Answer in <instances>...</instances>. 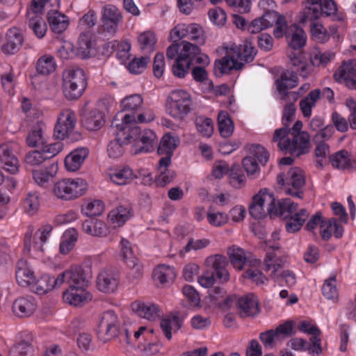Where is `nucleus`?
Returning a JSON list of instances; mask_svg holds the SVG:
<instances>
[{"mask_svg":"<svg viewBox=\"0 0 356 356\" xmlns=\"http://www.w3.org/2000/svg\"><path fill=\"white\" fill-rule=\"evenodd\" d=\"M134 173L131 168L126 167L111 175L113 182L118 185H124L134 179Z\"/></svg>","mask_w":356,"mask_h":356,"instance_id":"0e129e2a","label":"nucleus"},{"mask_svg":"<svg viewBox=\"0 0 356 356\" xmlns=\"http://www.w3.org/2000/svg\"><path fill=\"white\" fill-rule=\"evenodd\" d=\"M24 36L22 31L14 27L10 29L6 33V42L2 46V51L6 54H15L22 47Z\"/></svg>","mask_w":356,"mask_h":356,"instance_id":"4be33fe9","label":"nucleus"},{"mask_svg":"<svg viewBox=\"0 0 356 356\" xmlns=\"http://www.w3.org/2000/svg\"><path fill=\"white\" fill-rule=\"evenodd\" d=\"M138 41L142 51L152 53L154 51V45L156 42L154 34L150 31H146L139 35Z\"/></svg>","mask_w":356,"mask_h":356,"instance_id":"6e6d98bb","label":"nucleus"},{"mask_svg":"<svg viewBox=\"0 0 356 356\" xmlns=\"http://www.w3.org/2000/svg\"><path fill=\"white\" fill-rule=\"evenodd\" d=\"M227 254L233 266L238 270H242L243 265L247 261L245 251L234 245L228 249Z\"/></svg>","mask_w":356,"mask_h":356,"instance_id":"09e8293b","label":"nucleus"},{"mask_svg":"<svg viewBox=\"0 0 356 356\" xmlns=\"http://www.w3.org/2000/svg\"><path fill=\"white\" fill-rule=\"evenodd\" d=\"M197 130L205 137H210L213 132V122L210 118L198 116L195 120Z\"/></svg>","mask_w":356,"mask_h":356,"instance_id":"bf43d9fd","label":"nucleus"},{"mask_svg":"<svg viewBox=\"0 0 356 356\" xmlns=\"http://www.w3.org/2000/svg\"><path fill=\"white\" fill-rule=\"evenodd\" d=\"M68 288H86L92 277L90 269L74 266L68 269Z\"/></svg>","mask_w":356,"mask_h":356,"instance_id":"dca6fc26","label":"nucleus"},{"mask_svg":"<svg viewBox=\"0 0 356 356\" xmlns=\"http://www.w3.org/2000/svg\"><path fill=\"white\" fill-rule=\"evenodd\" d=\"M119 276L110 270H103L97 278V286L99 291L104 293L115 292L119 284Z\"/></svg>","mask_w":356,"mask_h":356,"instance_id":"412c9836","label":"nucleus"},{"mask_svg":"<svg viewBox=\"0 0 356 356\" xmlns=\"http://www.w3.org/2000/svg\"><path fill=\"white\" fill-rule=\"evenodd\" d=\"M245 149L249 153L248 156H252L254 159L263 165H266L269 159V153L266 149L259 144H248Z\"/></svg>","mask_w":356,"mask_h":356,"instance_id":"8fccbe9b","label":"nucleus"},{"mask_svg":"<svg viewBox=\"0 0 356 356\" xmlns=\"http://www.w3.org/2000/svg\"><path fill=\"white\" fill-rule=\"evenodd\" d=\"M355 60L344 61L334 74L336 81L343 80L350 89H356V69Z\"/></svg>","mask_w":356,"mask_h":356,"instance_id":"a211bd4d","label":"nucleus"},{"mask_svg":"<svg viewBox=\"0 0 356 356\" xmlns=\"http://www.w3.org/2000/svg\"><path fill=\"white\" fill-rule=\"evenodd\" d=\"M104 211V205L100 200H94L88 202L86 206L83 207L81 211L83 215L91 218H95L100 216Z\"/></svg>","mask_w":356,"mask_h":356,"instance_id":"052dcab7","label":"nucleus"},{"mask_svg":"<svg viewBox=\"0 0 356 356\" xmlns=\"http://www.w3.org/2000/svg\"><path fill=\"white\" fill-rule=\"evenodd\" d=\"M76 123V117L73 111L70 109L63 111L58 116L54 128V136L62 140L66 137H71L72 140H79L81 134L78 132L73 133Z\"/></svg>","mask_w":356,"mask_h":356,"instance_id":"6e6552de","label":"nucleus"},{"mask_svg":"<svg viewBox=\"0 0 356 356\" xmlns=\"http://www.w3.org/2000/svg\"><path fill=\"white\" fill-rule=\"evenodd\" d=\"M243 67V63H238L229 48H227L226 55L215 61L214 73L217 76H221L224 74L229 73L233 69L241 70Z\"/></svg>","mask_w":356,"mask_h":356,"instance_id":"6ab92c4d","label":"nucleus"},{"mask_svg":"<svg viewBox=\"0 0 356 356\" xmlns=\"http://www.w3.org/2000/svg\"><path fill=\"white\" fill-rule=\"evenodd\" d=\"M218 130L221 136L229 137L234 132V123L226 111H220L218 115Z\"/></svg>","mask_w":356,"mask_h":356,"instance_id":"a18cd8bd","label":"nucleus"},{"mask_svg":"<svg viewBox=\"0 0 356 356\" xmlns=\"http://www.w3.org/2000/svg\"><path fill=\"white\" fill-rule=\"evenodd\" d=\"M47 21L50 29L56 33H63L69 25L67 17L57 10L48 12Z\"/></svg>","mask_w":356,"mask_h":356,"instance_id":"c9c22d12","label":"nucleus"},{"mask_svg":"<svg viewBox=\"0 0 356 356\" xmlns=\"http://www.w3.org/2000/svg\"><path fill=\"white\" fill-rule=\"evenodd\" d=\"M45 160H47V157H45L42 152L32 150L26 154L24 157V163L27 169L33 170V168L39 166Z\"/></svg>","mask_w":356,"mask_h":356,"instance_id":"13d9d810","label":"nucleus"},{"mask_svg":"<svg viewBox=\"0 0 356 356\" xmlns=\"http://www.w3.org/2000/svg\"><path fill=\"white\" fill-rule=\"evenodd\" d=\"M0 164H4V169L12 174L18 171V160L8 145H0Z\"/></svg>","mask_w":356,"mask_h":356,"instance_id":"2f4dec72","label":"nucleus"},{"mask_svg":"<svg viewBox=\"0 0 356 356\" xmlns=\"http://www.w3.org/2000/svg\"><path fill=\"white\" fill-rule=\"evenodd\" d=\"M279 184L284 186L285 192L293 197L302 198V187L305 184L303 171L298 168H292L286 174L280 173L277 177Z\"/></svg>","mask_w":356,"mask_h":356,"instance_id":"423d86ee","label":"nucleus"},{"mask_svg":"<svg viewBox=\"0 0 356 356\" xmlns=\"http://www.w3.org/2000/svg\"><path fill=\"white\" fill-rule=\"evenodd\" d=\"M132 216L129 207L120 206L110 211L108 218L115 226H122Z\"/></svg>","mask_w":356,"mask_h":356,"instance_id":"ea45409f","label":"nucleus"},{"mask_svg":"<svg viewBox=\"0 0 356 356\" xmlns=\"http://www.w3.org/2000/svg\"><path fill=\"white\" fill-rule=\"evenodd\" d=\"M160 326L165 337L170 340L172 338V331L178 330L181 326V323L178 317L173 316L172 318L162 319L160 323Z\"/></svg>","mask_w":356,"mask_h":356,"instance_id":"5fc2aeb1","label":"nucleus"},{"mask_svg":"<svg viewBox=\"0 0 356 356\" xmlns=\"http://www.w3.org/2000/svg\"><path fill=\"white\" fill-rule=\"evenodd\" d=\"M229 49L238 63H243V65L246 63L252 62L257 54V51L252 44L247 40L243 42L241 44L232 45Z\"/></svg>","mask_w":356,"mask_h":356,"instance_id":"b1692460","label":"nucleus"},{"mask_svg":"<svg viewBox=\"0 0 356 356\" xmlns=\"http://www.w3.org/2000/svg\"><path fill=\"white\" fill-rule=\"evenodd\" d=\"M104 116L102 112L95 108L83 113L81 123L89 131H97L104 124Z\"/></svg>","mask_w":356,"mask_h":356,"instance_id":"cd10ccee","label":"nucleus"},{"mask_svg":"<svg viewBox=\"0 0 356 356\" xmlns=\"http://www.w3.org/2000/svg\"><path fill=\"white\" fill-rule=\"evenodd\" d=\"M172 275V270L170 267L163 265L156 268L152 273L155 282L164 284L168 282V279Z\"/></svg>","mask_w":356,"mask_h":356,"instance_id":"338daca9","label":"nucleus"},{"mask_svg":"<svg viewBox=\"0 0 356 356\" xmlns=\"http://www.w3.org/2000/svg\"><path fill=\"white\" fill-rule=\"evenodd\" d=\"M78 240V232L75 229H67L61 238L59 251L62 254H69L74 248Z\"/></svg>","mask_w":356,"mask_h":356,"instance_id":"4c0bfd02","label":"nucleus"},{"mask_svg":"<svg viewBox=\"0 0 356 356\" xmlns=\"http://www.w3.org/2000/svg\"><path fill=\"white\" fill-rule=\"evenodd\" d=\"M179 140L177 138L165 134L161 140L157 152L163 155L158 165L159 175L156 177L155 182L158 186L163 187L175 179L176 174L174 170L168 168L171 163L173 151L177 147Z\"/></svg>","mask_w":356,"mask_h":356,"instance_id":"7ed1b4c3","label":"nucleus"},{"mask_svg":"<svg viewBox=\"0 0 356 356\" xmlns=\"http://www.w3.org/2000/svg\"><path fill=\"white\" fill-rule=\"evenodd\" d=\"M122 20V15L117 7L113 5H107L103 7L102 11V26L104 31L111 35L115 34Z\"/></svg>","mask_w":356,"mask_h":356,"instance_id":"2eb2a0df","label":"nucleus"},{"mask_svg":"<svg viewBox=\"0 0 356 356\" xmlns=\"http://www.w3.org/2000/svg\"><path fill=\"white\" fill-rule=\"evenodd\" d=\"M275 198L273 194L268 193L266 190H261L252 198V202L249 206V213L254 219H261L270 216L273 217V213L268 211L269 208L273 206Z\"/></svg>","mask_w":356,"mask_h":356,"instance_id":"9b49d317","label":"nucleus"},{"mask_svg":"<svg viewBox=\"0 0 356 356\" xmlns=\"http://www.w3.org/2000/svg\"><path fill=\"white\" fill-rule=\"evenodd\" d=\"M143 102V97L138 94L124 97L121 101L122 110L121 112L118 113L115 117H118L119 122H122V117L126 115H133L135 117V112L140 108Z\"/></svg>","mask_w":356,"mask_h":356,"instance_id":"c85d7f7f","label":"nucleus"},{"mask_svg":"<svg viewBox=\"0 0 356 356\" xmlns=\"http://www.w3.org/2000/svg\"><path fill=\"white\" fill-rule=\"evenodd\" d=\"M87 85L63 81V91L65 97L70 100L79 99L83 93Z\"/></svg>","mask_w":356,"mask_h":356,"instance_id":"de8ad7c7","label":"nucleus"},{"mask_svg":"<svg viewBox=\"0 0 356 356\" xmlns=\"http://www.w3.org/2000/svg\"><path fill=\"white\" fill-rule=\"evenodd\" d=\"M56 69V63L53 56L44 54L40 56L36 63V70L42 75L53 73Z\"/></svg>","mask_w":356,"mask_h":356,"instance_id":"37998d69","label":"nucleus"},{"mask_svg":"<svg viewBox=\"0 0 356 356\" xmlns=\"http://www.w3.org/2000/svg\"><path fill=\"white\" fill-rule=\"evenodd\" d=\"M36 309V302L33 298L20 297L13 304V313L20 318L29 317L33 314Z\"/></svg>","mask_w":356,"mask_h":356,"instance_id":"a878e982","label":"nucleus"},{"mask_svg":"<svg viewBox=\"0 0 356 356\" xmlns=\"http://www.w3.org/2000/svg\"><path fill=\"white\" fill-rule=\"evenodd\" d=\"M64 301L70 305L81 307L92 300V294L86 288H68L63 293Z\"/></svg>","mask_w":356,"mask_h":356,"instance_id":"f3484780","label":"nucleus"},{"mask_svg":"<svg viewBox=\"0 0 356 356\" xmlns=\"http://www.w3.org/2000/svg\"><path fill=\"white\" fill-rule=\"evenodd\" d=\"M290 130L282 127L275 131L272 141L277 143L278 148L284 153L296 157L307 154L311 149L310 136L307 131L296 133L292 139L287 136Z\"/></svg>","mask_w":356,"mask_h":356,"instance_id":"20e7f679","label":"nucleus"},{"mask_svg":"<svg viewBox=\"0 0 356 356\" xmlns=\"http://www.w3.org/2000/svg\"><path fill=\"white\" fill-rule=\"evenodd\" d=\"M321 94L320 89L311 90L307 96L300 102V108L305 118L312 115V108L315 106L317 100Z\"/></svg>","mask_w":356,"mask_h":356,"instance_id":"e433bc0d","label":"nucleus"},{"mask_svg":"<svg viewBox=\"0 0 356 356\" xmlns=\"http://www.w3.org/2000/svg\"><path fill=\"white\" fill-rule=\"evenodd\" d=\"M187 38L196 42L197 47L204 44L207 39L203 28L197 23L187 24Z\"/></svg>","mask_w":356,"mask_h":356,"instance_id":"49530a36","label":"nucleus"},{"mask_svg":"<svg viewBox=\"0 0 356 356\" xmlns=\"http://www.w3.org/2000/svg\"><path fill=\"white\" fill-rule=\"evenodd\" d=\"M51 278L47 276H43L39 280L34 279V281L30 286V290L37 294L42 295L53 289L52 284H49Z\"/></svg>","mask_w":356,"mask_h":356,"instance_id":"e2e57ef3","label":"nucleus"},{"mask_svg":"<svg viewBox=\"0 0 356 356\" xmlns=\"http://www.w3.org/2000/svg\"><path fill=\"white\" fill-rule=\"evenodd\" d=\"M229 177V183L235 188H240L245 182V176L241 175V170L238 165H233L229 168L227 173Z\"/></svg>","mask_w":356,"mask_h":356,"instance_id":"69168bd1","label":"nucleus"},{"mask_svg":"<svg viewBox=\"0 0 356 356\" xmlns=\"http://www.w3.org/2000/svg\"><path fill=\"white\" fill-rule=\"evenodd\" d=\"M335 56V54L331 51L321 52L315 49L311 53L310 62L312 65L317 67H325Z\"/></svg>","mask_w":356,"mask_h":356,"instance_id":"3c124183","label":"nucleus"},{"mask_svg":"<svg viewBox=\"0 0 356 356\" xmlns=\"http://www.w3.org/2000/svg\"><path fill=\"white\" fill-rule=\"evenodd\" d=\"M157 141V137L155 133L151 129H145L143 133L139 129V134L136 138H131V143L134 142L136 147L135 154L138 152H152L154 149V145Z\"/></svg>","mask_w":356,"mask_h":356,"instance_id":"aec40b11","label":"nucleus"},{"mask_svg":"<svg viewBox=\"0 0 356 356\" xmlns=\"http://www.w3.org/2000/svg\"><path fill=\"white\" fill-rule=\"evenodd\" d=\"M293 334V323L290 321L279 325L275 330L271 329L259 334V339L267 349H273L277 342L282 341Z\"/></svg>","mask_w":356,"mask_h":356,"instance_id":"f8f14e48","label":"nucleus"},{"mask_svg":"<svg viewBox=\"0 0 356 356\" xmlns=\"http://www.w3.org/2000/svg\"><path fill=\"white\" fill-rule=\"evenodd\" d=\"M323 295L328 300L338 299V291L336 286V276L333 275L327 279L322 287Z\"/></svg>","mask_w":356,"mask_h":356,"instance_id":"680f3d73","label":"nucleus"},{"mask_svg":"<svg viewBox=\"0 0 356 356\" xmlns=\"http://www.w3.org/2000/svg\"><path fill=\"white\" fill-rule=\"evenodd\" d=\"M289 58L291 65L298 67L293 73H298L301 76L306 78L309 73L308 65L303 60L302 56L300 53H290Z\"/></svg>","mask_w":356,"mask_h":356,"instance_id":"603ef678","label":"nucleus"},{"mask_svg":"<svg viewBox=\"0 0 356 356\" xmlns=\"http://www.w3.org/2000/svg\"><path fill=\"white\" fill-rule=\"evenodd\" d=\"M45 124L42 122H37L26 137V144L30 147H36L44 145L43 130Z\"/></svg>","mask_w":356,"mask_h":356,"instance_id":"58836bf2","label":"nucleus"},{"mask_svg":"<svg viewBox=\"0 0 356 356\" xmlns=\"http://www.w3.org/2000/svg\"><path fill=\"white\" fill-rule=\"evenodd\" d=\"M285 36L290 38L289 45L293 49H299L306 43V35L303 29L296 24L286 29Z\"/></svg>","mask_w":356,"mask_h":356,"instance_id":"473e14b6","label":"nucleus"},{"mask_svg":"<svg viewBox=\"0 0 356 356\" xmlns=\"http://www.w3.org/2000/svg\"><path fill=\"white\" fill-rule=\"evenodd\" d=\"M191 105V96L186 91L175 90L167 97L165 111L174 119L181 121L190 113Z\"/></svg>","mask_w":356,"mask_h":356,"instance_id":"39448f33","label":"nucleus"},{"mask_svg":"<svg viewBox=\"0 0 356 356\" xmlns=\"http://www.w3.org/2000/svg\"><path fill=\"white\" fill-rule=\"evenodd\" d=\"M237 307L241 317L254 316L259 312L258 300L253 293H249L237 299Z\"/></svg>","mask_w":356,"mask_h":356,"instance_id":"5701e85b","label":"nucleus"},{"mask_svg":"<svg viewBox=\"0 0 356 356\" xmlns=\"http://www.w3.org/2000/svg\"><path fill=\"white\" fill-rule=\"evenodd\" d=\"M182 49L177 61L172 65L173 74L183 78L192 68L191 74L196 81L202 82L207 79L205 67L209 64V58L203 54L195 44L184 40L181 42Z\"/></svg>","mask_w":356,"mask_h":356,"instance_id":"f257e3e1","label":"nucleus"},{"mask_svg":"<svg viewBox=\"0 0 356 356\" xmlns=\"http://www.w3.org/2000/svg\"><path fill=\"white\" fill-rule=\"evenodd\" d=\"M49 0H32L31 6L27 12L29 26L38 38H42L47 31V24L41 14Z\"/></svg>","mask_w":356,"mask_h":356,"instance_id":"1a4fd4ad","label":"nucleus"},{"mask_svg":"<svg viewBox=\"0 0 356 356\" xmlns=\"http://www.w3.org/2000/svg\"><path fill=\"white\" fill-rule=\"evenodd\" d=\"M227 265V258L221 254L209 256L205 260L207 270L216 275V277L221 282H227L229 280Z\"/></svg>","mask_w":356,"mask_h":356,"instance_id":"4468645a","label":"nucleus"},{"mask_svg":"<svg viewBox=\"0 0 356 356\" xmlns=\"http://www.w3.org/2000/svg\"><path fill=\"white\" fill-rule=\"evenodd\" d=\"M63 81L75 83L80 86L81 84L87 85V80L83 70L74 67H70L63 72Z\"/></svg>","mask_w":356,"mask_h":356,"instance_id":"c03bdc74","label":"nucleus"},{"mask_svg":"<svg viewBox=\"0 0 356 356\" xmlns=\"http://www.w3.org/2000/svg\"><path fill=\"white\" fill-rule=\"evenodd\" d=\"M53 227L51 225L46 224L42 225L35 233L33 238V248L38 252H44V245L47 238L51 233Z\"/></svg>","mask_w":356,"mask_h":356,"instance_id":"a19ab883","label":"nucleus"},{"mask_svg":"<svg viewBox=\"0 0 356 356\" xmlns=\"http://www.w3.org/2000/svg\"><path fill=\"white\" fill-rule=\"evenodd\" d=\"M92 47L91 34L90 33H83L80 34L77 41L76 54L81 56L83 58H86L88 56Z\"/></svg>","mask_w":356,"mask_h":356,"instance_id":"4d7b16f0","label":"nucleus"},{"mask_svg":"<svg viewBox=\"0 0 356 356\" xmlns=\"http://www.w3.org/2000/svg\"><path fill=\"white\" fill-rule=\"evenodd\" d=\"M86 188L87 183L83 179H63L55 183L53 191L58 198L70 200L81 196Z\"/></svg>","mask_w":356,"mask_h":356,"instance_id":"0eeeda50","label":"nucleus"},{"mask_svg":"<svg viewBox=\"0 0 356 356\" xmlns=\"http://www.w3.org/2000/svg\"><path fill=\"white\" fill-rule=\"evenodd\" d=\"M82 228L85 233L93 236H106L109 232L106 225L96 218L86 220L82 224Z\"/></svg>","mask_w":356,"mask_h":356,"instance_id":"7c9ffc66","label":"nucleus"},{"mask_svg":"<svg viewBox=\"0 0 356 356\" xmlns=\"http://www.w3.org/2000/svg\"><path fill=\"white\" fill-rule=\"evenodd\" d=\"M321 228L320 234L322 239L325 241L331 238L332 232L337 238H341L343 234V227L334 218L325 220Z\"/></svg>","mask_w":356,"mask_h":356,"instance_id":"f704fd0d","label":"nucleus"},{"mask_svg":"<svg viewBox=\"0 0 356 356\" xmlns=\"http://www.w3.org/2000/svg\"><path fill=\"white\" fill-rule=\"evenodd\" d=\"M330 161L334 168L347 170L348 162L350 161V153L342 149L330 156Z\"/></svg>","mask_w":356,"mask_h":356,"instance_id":"864d4df0","label":"nucleus"},{"mask_svg":"<svg viewBox=\"0 0 356 356\" xmlns=\"http://www.w3.org/2000/svg\"><path fill=\"white\" fill-rule=\"evenodd\" d=\"M131 309L140 317L154 321L159 316V307L152 303L136 301L131 304Z\"/></svg>","mask_w":356,"mask_h":356,"instance_id":"bb28decb","label":"nucleus"},{"mask_svg":"<svg viewBox=\"0 0 356 356\" xmlns=\"http://www.w3.org/2000/svg\"><path fill=\"white\" fill-rule=\"evenodd\" d=\"M40 205V194L37 191L29 192L23 200L24 210L31 216L38 213Z\"/></svg>","mask_w":356,"mask_h":356,"instance_id":"79ce46f5","label":"nucleus"},{"mask_svg":"<svg viewBox=\"0 0 356 356\" xmlns=\"http://www.w3.org/2000/svg\"><path fill=\"white\" fill-rule=\"evenodd\" d=\"M298 204L294 203L291 199H282L277 203L275 201L273 206L269 208L268 211L273 213V216H282L284 218H288L295 213H298Z\"/></svg>","mask_w":356,"mask_h":356,"instance_id":"393cba45","label":"nucleus"},{"mask_svg":"<svg viewBox=\"0 0 356 356\" xmlns=\"http://www.w3.org/2000/svg\"><path fill=\"white\" fill-rule=\"evenodd\" d=\"M88 149L85 147L71 152L65 159V165L68 171L75 172L79 169L88 155Z\"/></svg>","mask_w":356,"mask_h":356,"instance_id":"c756f323","label":"nucleus"},{"mask_svg":"<svg viewBox=\"0 0 356 356\" xmlns=\"http://www.w3.org/2000/svg\"><path fill=\"white\" fill-rule=\"evenodd\" d=\"M33 352L31 344L24 340L12 346L10 353L13 356H27Z\"/></svg>","mask_w":356,"mask_h":356,"instance_id":"774afa93","label":"nucleus"},{"mask_svg":"<svg viewBox=\"0 0 356 356\" xmlns=\"http://www.w3.org/2000/svg\"><path fill=\"white\" fill-rule=\"evenodd\" d=\"M15 275L17 283L22 287H30L35 279L33 272L25 260H19L17 262Z\"/></svg>","mask_w":356,"mask_h":356,"instance_id":"72a5a7b5","label":"nucleus"},{"mask_svg":"<svg viewBox=\"0 0 356 356\" xmlns=\"http://www.w3.org/2000/svg\"><path fill=\"white\" fill-rule=\"evenodd\" d=\"M119 326V320L113 311L104 312L98 325V338L104 343L110 341L118 335Z\"/></svg>","mask_w":356,"mask_h":356,"instance_id":"ddd939ff","label":"nucleus"},{"mask_svg":"<svg viewBox=\"0 0 356 356\" xmlns=\"http://www.w3.org/2000/svg\"><path fill=\"white\" fill-rule=\"evenodd\" d=\"M298 83V79L293 72L289 76L286 72H282L275 81L279 99L283 102H287L288 100L296 102L301 97V93L300 92H291L289 90L296 88Z\"/></svg>","mask_w":356,"mask_h":356,"instance_id":"9d476101","label":"nucleus"},{"mask_svg":"<svg viewBox=\"0 0 356 356\" xmlns=\"http://www.w3.org/2000/svg\"><path fill=\"white\" fill-rule=\"evenodd\" d=\"M135 118L133 115L122 117V122L119 123L118 117H115L111 123L114 129L115 139L108 145V154L111 158H118L124 153V146L131 143V138H136L139 134V127L135 125Z\"/></svg>","mask_w":356,"mask_h":356,"instance_id":"f03ea898","label":"nucleus"}]
</instances>
